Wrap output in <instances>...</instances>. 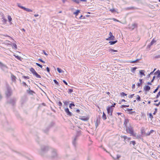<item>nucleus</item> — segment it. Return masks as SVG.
Masks as SVG:
<instances>
[{"label":"nucleus","instance_id":"2f4dec72","mask_svg":"<svg viewBox=\"0 0 160 160\" xmlns=\"http://www.w3.org/2000/svg\"><path fill=\"white\" fill-rule=\"evenodd\" d=\"M71 103H70V104L69 105V107H70L71 106L72 107H74L75 106V104L74 103V102H71Z\"/></svg>","mask_w":160,"mask_h":160},{"label":"nucleus","instance_id":"473e14b6","mask_svg":"<svg viewBox=\"0 0 160 160\" xmlns=\"http://www.w3.org/2000/svg\"><path fill=\"white\" fill-rule=\"evenodd\" d=\"M36 65H37L38 66L40 67V68H42V69H44L43 68H42V65H41L40 64L38 63H36Z\"/></svg>","mask_w":160,"mask_h":160},{"label":"nucleus","instance_id":"e2e57ef3","mask_svg":"<svg viewBox=\"0 0 160 160\" xmlns=\"http://www.w3.org/2000/svg\"><path fill=\"white\" fill-rule=\"evenodd\" d=\"M26 11H27V12H32V10H31V9H29V8H27Z\"/></svg>","mask_w":160,"mask_h":160},{"label":"nucleus","instance_id":"4c0bfd02","mask_svg":"<svg viewBox=\"0 0 160 160\" xmlns=\"http://www.w3.org/2000/svg\"><path fill=\"white\" fill-rule=\"evenodd\" d=\"M136 99L138 101H141V98L138 95H137V97Z\"/></svg>","mask_w":160,"mask_h":160},{"label":"nucleus","instance_id":"a19ab883","mask_svg":"<svg viewBox=\"0 0 160 160\" xmlns=\"http://www.w3.org/2000/svg\"><path fill=\"white\" fill-rule=\"evenodd\" d=\"M14 56H15V57L16 58H17L18 60H20V59H21V58L20 56H16L15 55H14Z\"/></svg>","mask_w":160,"mask_h":160},{"label":"nucleus","instance_id":"680f3d73","mask_svg":"<svg viewBox=\"0 0 160 160\" xmlns=\"http://www.w3.org/2000/svg\"><path fill=\"white\" fill-rule=\"evenodd\" d=\"M20 8L23 9L25 11H26V10L27 8H25L24 7H23H23H20Z\"/></svg>","mask_w":160,"mask_h":160},{"label":"nucleus","instance_id":"ea45409f","mask_svg":"<svg viewBox=\"0 0 160 160\" xmlns=\"http://www.w3.org/2000/svg\"><path fill=\"white\" fill-rule=\"evenodd\" d=\"M131 143H132L133 145V146H134L136 144V142L134 141H131L130 142V144Z\"/></svg>","mask_w":160,"mask_h":160},{"label":"nucleus","instance_id":"aec40b11","mask_svg":"<svg viewBox=\"0 0 160 160\" xmlns=\"http://www.w3.org/2000/svg\"><path fill=\"white\" fill-rule=\"evenodd\" d=\"M11 78L12 81L14 82L16 81V77L12 74L11 75Z\"/></svg>","mask_w":160,"mask_h":160},{"label":"nucleus","instance_id":"c756f323","mask_svg":"<svg viewBox=\"0 0 160 160\" xmlns=\"http://www.w3.org/2000/svg\"><path fill=\"white\" fill-rule=\"evenodd\" d=\"M137 68H136V67L132 68H131V71L133 73L135 72V71Z\"/></svg>","mask_w":160,"mask_h":160},{"label":"nucleus","instance_id":"a211bd4d","mask_svg":"<svg viewBox=\"0 0 160 160\" xmlns=\"http://www.w3.org/2000/svg\"><path fill=\"white\" fill-rule=\"evenodd\" d=\"M144 89L145 91L148 92L150 90V87L148 85H145L144 87Z\"/></svg>","mask_w":160,"mask_h":160},{"label":"nucleus","instance_id":"79ce46f5","mask_svg":"<svg viewBox=\"0 0 160 160\" xmlns=\"http://www.w3.org/2000/svg\"><path fill=\"white\" fill-rule=\"evenodd\" d=\"M57 104L58 105H59L60 106H62V103L60 102L59 101L57 103Z\"/></svg>","mask_w":160,"mask_h":160},{"label":"nucleus","instance_id":"a878e982","mask_svg":"<svg viewBox=\"0 0 160 160\" xmlns=\"http://www.w3.org/2000/svg\"><path fill=\"white\" fill-rule=\"evenodd\" d=\"M80 12V10H77L76 12H73V14L75 15L76 16H77L78 13Z\"/></svg>","mask_w":160,"mask_h":160},{"label":"nucleus","instance_id":"8fccbe9b","mask_svg":"<svg viewBox=\"0 0 160 160\" xmlns=\"http://www.w3.org/2000/svg\"><path fill=\"white\" fill-rule=\"evenodd\" d=\"M121 95L123 96H127V94H126L125 92H122L121 93Z\"/></svg>","mask_w":160,"mask_h":160},{"label":"nucleus","instance_id":"cd10ccee","mask_svg":"<svg viewBox=\"0 0 160 160\" xmlns=\"http://www.w3.org/2000/svg\"><path fill=\"white\" fill-rule=\"evenodd\" d=\"M121 137L122 138H124V141H125L126 140V139L128 138V137L126 136L121 135Z\"/></svg>","mask_w":160,"mask_h":160},{"label":"nucleus","instance_id":"6e6552de","mask_svg":"<svg viewBox=\"0 0 160 160\" xmlns=\"http://www.w3.org/2000/svg\"><path fill=\"white\" fill-rule=\"evenodd\" d=\"M54 123L53 122H51L50 124L45 129H43V132L45 133H47L49 131V129L53 126Z\"/></svg>","mask_w":160,"mask_h":160},{"label":"nucleus","instance_id":"72a5a7b5","mask_svg":"<svg viewBox=\"0 0 160 160\" xmlns=\"http://www.w3.org/2000/svg\"><path fill=\"white\" fill-rule=\"evenodd\" d=\"M70 102H71L70 101H68V102L65 101H63V102L64 103V104L65 105H67L68 104L70 103Z\"/></svg>","mask_w":160,"mask_h":160},{"label":"nucleus","instance_id":"412c9836","mask_svg":"<svg viewBox=\"0 0 160 160\" xmlns=\"http://www.w3.org/2000/svg\"><path fill=\"white\" fill-rule=\"evenodd\" d=\"M132 109H129V108H127V110L129 112V113L130 114H132L133 113L135 112V111H132Z\"/></svg>","mask_w":160,"mask_h":160},{"label":"nucleus","instance_id":"c9c22d12","mask_svg":"<svg viewBox=\"0 0 160 160\" xmlns=\"http://www.w3.org/2000/svg\"><path fill=\"white\" fill-rule=\"evenodd\" d=\"M154 131L153 130H151L150 131V132L148 133H147L146 135L147 136L148 135H149L151 133H152V132H153Z\"/></svg>","mask_w":160,"mask_h":160},{"label":"nucleus","instance_id":"dca6fc26","mask_svg":"<svg viewBox=\"0 0 160 160\" xmlns=\"http://www.w3.org/2000/svg\"><path fill=\"white\" fill-rule=\"evenodd\" d=\"M100 118H97V120L96 121L95 125L96 128H97L99 124L100 123Z\"/></svg>","mask_w":160,"mask_h":160},{"label":"nucleus","instance_id":"393cba45","mask_svg":"<svg viewBox=\"0 0 160 160\" xmlns=\"http://www.w3.org/2000/svg\"><path fill=\"white\" fill-rule=\"evenodd\" d=\"M102 118L104 120H105L107 119V116L106 114L104 112L103 113V115L102 116Z\"/></svg>","mask_w":160,"mask_h":160},{"label":"nucleus","instance_id":"7c9ffc66","mask_svg":"<svg viewBox=\"0 0 160 160\" xmlns=\"http://www.w3.org/2000/svg\"><path fill=\"white\" fill-rule=\"evenodd\" d=\"M160 86L158 85L157 88L154 90V91L153 92V93H156L158 90Z\"/></svg>","mask_w":160,"mask_h":160},{"label":"nucleus","instance_id":"0eeeda50","mask_svg":"<svg viewBox=\"0 0 160 160\" xmlns=\"http://www.w3.org/2000/svg\"><path fill=\"white\" fill-rule=\"evenodd\" d=\"M16 99L14 98H11L7 101V103L11 104L12 106H14L16 104Z\"/></svg>","mask_w":160,"mask_h":160},{"label":"nucleus","instance_id":"37998d69","mask_svg":"<svg viewBox=\"0 0 160 160\" xmlns=\"http://www.w3.org/2000/svg\"><path fill=\"white\" fill-rule=\"evenodd\" d=\"M53 81L57 85H59L58 82L56 80H55V79L53 80Z\"/></svg>","mask_w":160,"mask_h":160},{"label":"nucleus","instance_id":"09e8293b","mask_svg":"<svg viewBox=\"0 0 160 160\" xmlns=\"http://www.w3.org/2000/svg\"><path fill=\"white\" fill-rule=\"evenodd\" d=\"M160 96V91H159V92L158 93V94H157L156 96V98H158L159 96Z\"/></svg>","mask_w":160,"mask_h":160},{"label":"nucleus","instance_id":"c03bdc74","mask_svg":"<svg viewBox=\"0 0 160 160\" xmlns=\"http://www.w3.org/2000/svg\"><path fill=\"white\" fill-rule=\"evenodd\" d=\"M73 92V90L71 89H68V93H71Z\"/></svg>","mask_w":160,"mask_h":160},{"label":"nucleus","instance_id":"774afa93","mask_svg":"<svg viewBox=\"0 0 160 160\" xmlns=\"http://www.w3.org/2000/svg\"><path fill=\"white\" fill-rule=\"evenodd\" d=\"M2 96L1 93V92H0V101L1 100V99H2Z\"/></svg>","mask_w":160,"mask_h":160},{"label":"nucleus","instance_id":"5fc2aeb1","mask_svg":"<svg viewBox=\"0 0 160 160\" xmlns=\"http://www.w3.org/2000/svg\"><path fill=\"white\" fill-rule=\"evenodd\" d=\"M113 51V52H118L117 50H114V49H110L109 51Z\"/></svg>","mask_w":160,"mask_h":160},{"label":"nucleus","instance_id":"ddd939ff","mask_svg":"<svg viewBox=\"0 0 160 160\" xmlns=\"http://www.w3.org/2000/svg\"><path fill=\"white\" fill-rule=\"evenodd\" d=\"M27 92L29 94L33 95V93H35V92L32 90H30V87L28 88V89L27 90Z\"/></svg>","mask_w":160,"mask_h":160},{"label":"nucleus","instance_id":"4be33fe9","mask_svg":"<svg viewBox=\"0 0 160 160\" xmlns=\"http://www.w3.org/2000/svg\"><path fill=\"white\" fill-rule=\"evenodd\" d=\"M118 41L116 40L115 41H110L109 42V43L110 44V45H112L114 44L117 42Z\"/></svg>","mask_w":160,"mask_h":160},{"label":"nucleus","instance_id":"bf43d9fd","mask_svg":"<svg viewBox=\"0 0 160 160\" xmlns=\"http://www.w3.org/2000/svg\"><path fill=\"white\" fill-rule=\"evenodd\" d=\"M155 58H160V55L158 54V55H156L155 56Z\"/></svg>","mask_w":160,"mask_h":160},{"label":"nucleus","instance_id":"6ab92c4d","mask_svg":"<svg viewBox=\"0 0 160 160\" xmlns=\"http://www.w3.org/2000/svg\"><path fill=\"white\" fill-rule=\"evenodd\" d=\"M156 41L154 40V39H153L151 42L149 44L148 46V48H150L151 46L153 45V44L156 42Z\"/></svg>","mask_w":160,"mask_h":160},{"label":"nucleus","instance_id":"f8f14e48","mask_svg":"<svg viewBox=\"0 0 160 160\" xmlns=\"http://www.w3.org/2000/svg\"><path fill=\"white\" fill-rule=\"evenodd\" d=\"M0 68L3 70H4L5 68H8V67L7 66L3 64L1 62H0Z\"/></svg>","mask_w":160,"mask_h":160},{"label":"nucleus","instance_id":"bb28decb","mask_svg":"<svg viewBox=\"0 0 160 160\" xmlns=\"http://www.w3.org/2000/svg\"><path fill=\"white\" fill-rule=\"evenodd\" d=\"M8 21L10 22V24H12V22H11V21L12 20V18H11V16H9V15L8 16Z\"/></svg>","mask_w":160,"mask_h":160},{"label":"nucleus","instance_id":"5701e85b","mask_svg":"<svg viewBox=\"0 0 160 160\" xmlns=\"http://www.w3.org/2000/svg\"><path fill=\"white\" fill-rule=\"evenodd\" d=\"M140 59V58L134 61H130L129 62L131 63H135L138 62Z\"/></svg>","mask_w":160,"mask_h":160},{"label":"nucleus","instance_id":"13d9d810","mask_svg":"<svg viewBox=\"0 0 160 160\" xmlns=\"http://www.w3.org/2000/svg\"><path fill=\"white\" fill-rule=\"evenodd\" d=\"M129 8V9H137V8L135 7H131L130 8Z\"/></svg>","mask_w":160,"mask_h":160},{"label":"nucleus","instance_id":"9d476101","mask_svg":"<svg viewBox=\"0 0 160 160\" xmlns=\"http://www.w3.org/2000/svg\"><path fill=\"white\" fill-rule=\"evenodd\" d=\"M110 37L106 39V40L108 41L113 40H114L115 37L113 36L112 33L110 32L109 33Z\"/></svg>","mask_w":160,"mask_h":160},{"label":"nucleus","instance_id":"0e129e2a","mask_svg":"<svg viewBox=\"0 0 160 160\" xmlns=\"http://www.w3.org/2000/svg\"><path fill=\"white\" fill-rule=\"evenodd\" d=\"M156 78L155 76H154L153 77L152 79V80L151 81V82H153Z\"/></svg>","mask_w":160,"mask_h":160},{"label":"nucleus","instance_id":"f3484780","mask_svg":"<svg viewBox=\"0 0 160 160\" xmlns=\"http://www.w3.org/2000/svg\"><path fill=\"white\" fill-rule=\"evenodd\" d=\"M137 24L136 23H133L131 26H130L129 28L132 30H133L135 28L137 27Z\"/></svg>","mask_w":160,"mask_h":160},{"label":"nucleus","instance_id":"338daca9","mask_svg":"<svg viewBox=\"0 0 160 160\" xmlns=\"http://www.w3.org/2000/svg\"><path fill=\"white\" fill-rule=\"evenodd\" d=\"M46 70H47V71L48 72H50V68H48V67H47L46 68Z\"/></svg>","mask_w":160,"mask_h":160},{"label":"nucleus","instance_id":"2eb2a0df","mask_svg":"<svg viewBox=\"0 0 160 160\" xmlns=\"http://www.w3.org/2000/svg\"><path fill=\"white\" fill-rule=\"evenodd\" d=\"M79 118L83 121H88L89 119V118L88 117H85V116H82L80 118Z\"/></svg>","mask_w":160,"mask_h":160},{"label":"nucleus","instance_id":"4468645a","mask_svg":"<svg viewBox=\"0 0 160 160\" xmlns=\"http://www.w3.org/2000/svg\"><path fill=\"white\" fill-rule=\"evenodd\" d=\"M129 122V120L128 119H125L124 122L123 126L124 128H126L128 126H127V124Z\"/></svg>","mask_w":160,"mask_h":160},{"label":"nucleus","instance_id":"f704fd0d","mask_svg":"<svg viewBox=\"0 0 160 160\" xmlns=\"http://www.w3.org/2000/svg\"><path fill=\"white\" fill-rule=\"evenodd\" d=\"M13 48H14L15 50H16L17 49V46L16 44L15 43H13Z\"/></svg>","mask_w":160,"mask_h":160},{"label":"nucleus","instance_id":"58836bf2","mask_svg":"<svg viewBox=\"0 0 160 160\" xmlns=\"http://www.w3.org/2000/svg\"><path fill=\"white\" fill-rule=\"evenodd\" d=\"M121 157V156L119 155L118 154L116 156V157H115L114 159H118Z\"/></svg>","mask_w":160,"mask_h":160},{"label":"nucleus","instance_id":"20e7f679","mask_svg":"<svg viewBox=\"0 0 160 160\" xmlns=\"http://www.w3.org/2000/svg\"><path fill=\"white\" fill-rule=\"evenodd\" d=\"M12 92L11 88L8 86H7V91L5 92V94L7 97L8 98L12 95Z\"/></svg>","mask_w":160,"mask_h":160},{"label":"nucleus","instance_id":"a18cd8bd","mask_svg":"<svg viewBox=\"0 0 160 160\" xmlns=\"http://www.w3.org/2000/svg\"><path fill=\"white\" fill-rule=\"evenodd\" d=\"M38 60L43 63H45V62L42 60L41 58L38 59Z\"/></svg>","mask_w":160,"mask_h":160},{"label":"nucleus","instance_id":"864d4df0","mask_svg":"<svg viewBox=\"0 0 160 160\" xmlns=\"http://www.w3.org/2000/svg\"><path fill=\"white\" fill-rule=\"evenodd\" d=\"M149 118H151V119H152V118H153V116L152 115L151 113H150L149 114Z\"/></svg>","mask_w":160,"mask_h":160},{"label":"nucleus","instance_id":"3c124183","mask_svg":"<svg viewBox=\"0 0 160 160\" xmlns=\"http://www.w3.org/2000/svg\"><path fill=\"white\" fill-rule=\"evenodd\" d=\"M22 78L25 79H29V77L28 76H23Z\"/></svg>","mask_w":160,"mask_h":160},{"label":"nucleus","instance_id":"052dcab7","mask_svg":"<svg viewBox=\"0 0 160 160\" xmlns=\"http://www.w3.org/2000/svg\"><path fill=\"white\" fill-rule=\"evenodd\" d=\"M134 95V94H132V95H130L129 96H128V97L129 98H133V96Z\"/></svg>","mask_w":160,"mask_h":160},{"label":"nucleus","instance_id":"7ed1b4c3","mask_svg":"<svg viewBox=\"0 0 160 160\" xmlns=\"http://www.w3.org/2000/svg\"><path fill=\"white\" fill-rule=\"evenodd\" d=\"M126 128V130L127 133L130 134V136L135 137L136 136V133L134 132L133 128L131 125L127 127Z\"/></svg>","mask_w":160,"mask_h":160},{"label":"nucleus","instance_id":"c85d7f7f","mask_svg":"<svg viewBox=\"0 0 160 160\" xmlns=\"http://www.w3.org/2000/svg\"><path fill=\"white\" fill-rule=\"evenodd\" d=\"M57 70L58 71V72L59 73H62V72H63V71H62V69H61L58 68H57Z\"/></svg>","mask_w":160,"mask_h":160},{"label":"nucleus","instance_id":"e433bc0d","mask_svg":"<svg viewBox=\"0 0 160 160\" xmlns=\"http://www.w3.org/2000/svg\"><path fill=\"white\" fill-rule=\"evenodd\" d=\"M160 73V71L158 70L157 71H156L154 73V75H158L159 73Z\"/></svg>","mask_w":160,"mask_h":160},{"label":"nucleus","instance_id":"603ef678","mask_svg":"<svg viewBox=\"0 0 160 160\" xmlns=\"http://www.w3.org/2000/svg\"><path fill=\"white\" fill-rule=\"evenodd\" d=\"M81 131H78L77 132V134L76 135H78V137L80 136L81 134Z\"/></svg>","mask_w":160,"mask_h":160},{"label":"nucleus","instance_id":"4d7b16f0","mask_svg":"<svg viewBox=\"0 0 160 160\" xmlns=\"http://www.w3.org/2000/svg\"><path fill=\"white\" fill-rule=\"evenodd\" d=\"M22 84H23V85L25 87H26V86H27L28 87V85L26 84V82H22Z\"/></svg>","mask_w":160,"mask_h":160},{"label":"nucleus","instance_id":"69168bd1","mask_svg":"<svg viewBox=\"0 0 160 160\" xmlns=\"http://www.w3.org/2000/svg\"><path fill=\"white\" fill-rule=\"evenodd\" d=\"M72 1H73L74 2H75V3H77V4H78L79 3V2L77 0H72Z\"/></svg>","mask_w":160,"mask_h":160},{"label":"nucleus","instance_id":"1a4fd4ad","mask_svg":"<svg viewBox=\"0 0 160 160\" xmlns=\"http://www.w3.org/2000/svg\"><path fill=\"white\" fill-rule=\"evenodd\" d=\"M108 113L110 116H112L113 110V108L112 106H108L107 108Z\"/></svg>","mask_w":160,"mask_h":160},{"label":"nucleus","instance_id":"39448f33","mask_svg":"<svg viewBox=\"0 0 160 160\" xmlns=\"http://www.w3.org/2000/svg\"><path fill=\"white\" fill-rule=\"evenodd\" d=\"M78 135H76L73 138L72 141V143L76 150L78 144L77 141L78 140Z\"/></svg>","mask_w":160,"mask_h":160},{"label":"nucleus","instance_id":"6e6d98bb","mask_svg":"<svg viewBox=\"0 0 160 160\" xmlns=\"http://www.w3.org/2000/svg\"><path fill=\"white\" fill-rule=\"evenodd\" d=\"M110 11H111L112 12H116V11L114 8L110 9Z\"/></svg>","mask_w":160,"mask_h":160},{"label":"nucleus","instance_id":"49530a36","mask_svg":"<svg viewBox=\"0 0 160 160\" xmlns=\"http://www.w3.org/2000/svg\"><path fill=\"white\" fill-rule=\"evenodd\" d=\"M158 109L157 108H155V111H154V112L153 113V114L155 115L156 114V113L157 112Z\"/></svg>","mask_w":160,"mask_h":160},{"label":"nucleus","instance_id":"423d86ee","mask_svg":"<svg viewBox=\"0 0 160 160\" xmlns=\"http://www.w3.org/2000/svg\"><path fill=\"white\" fill-rule=\"evenodd\" d=\"M30 71L32 72V73L33 74V75L35 76L37 78H41V76L40 75H39L35 71L34 69L32 68H30Z\"/></svg>","mask_w":160,"mask_h":160},{"label":"nucleus","instance_id":"f03ea898","mask_svg":"<svg viewBox=\"0 0 160 160\" xmlns=\"http://www.w3.org/2000/svg\"><path fill=\"white\" fill-rule=\"evenodd\" d=\"M47 157L51 158H57V151L56 149L53 148H50L49 151V152L48 154Z\"/></svg>","mask_w":160,"mask_h":160},{"label":"nucleus","instance_id":"9b49d317","mask_svg":"<svg viewBox=\"0 0 160 160\" xmlns=\"http://www.w3.org/2000/svg\"><path fill=\"white\" fill-rule=\"evenodd\" d=\"M65 111L67 113V115L69 116H71L72 115V113L69 111L68 108H66L64 109Z\"/></svg>","mask_w":160,"mask_h":160},{"label":"nucleus","instance_id":"b1692460","mask_svg":"<svg viewBox=\"0 0 160 160\" xmlns=\"http://www.w3.org/2000/svg\"><path fill=\"white\" fill-rule=\"evenodd\" d=\"M144 72V70H140L139 71L140 74L141 75L145 76Z\"/></svg>","mask_w":160,"mask_h":160},{"label":"nucleus","instance_id":"de8ad7c7","mask_svg":"<svg viewBox=\"0 0 160 160\" xmlns=\"http://www.w3.org/2000/svg\"><path fill=\"white\" fill-rule=\"evenodd\" d=\"M160 104V101L158 103H154L153 105L157 106H158Z\"/></svg>","mask_w":160,"mask_h":160},{"label":"nucleus","instance_id":"f257e3e1","mask_svg":"<svg viewBox=\"0 0 160 160\" xmlns=\"http://www.w3.org/2000/svg\"><path fill=\"white\" fill-rule=\"evenodd\" d=\"M50 148L48 146L42 145L40 147V149L38 151V153L42 156L47 157Z\"/></svg>","mask_w":160,"mask_h":160}]
</instances>
